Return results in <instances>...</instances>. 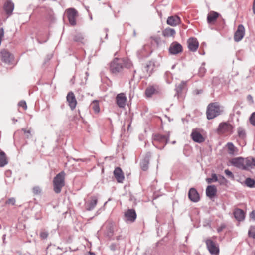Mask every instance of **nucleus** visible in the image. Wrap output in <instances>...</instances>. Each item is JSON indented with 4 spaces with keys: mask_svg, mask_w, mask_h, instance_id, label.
<instances>
[{
    "mask_svg": "<svg viewBox=\"0 0 255 255\" xmlns=\"http://www.w3.org/2000/svg\"><path fill=\"white\" fill-rule=\"evenodd\" d=\"M222 112V110L218 103H210L207 108V118L209 120L214 119L220 115Z\"/></svg>",
    "mask_w": 255,
    "mask_h": 255,
    "instance_id": "f257e3e1",
    "label": "nucleus"
},
{
    "mask_svg": "<svg viewBox=\"0 0 255 255\" xmlns=\"http://www.w3.org/2000/svg\"><path fill=\"white\" fill-rule=\"evenodd\" d=\"M169 140V135H162L159 134H153L152 143L154 146L160 149H162Z\"/></svg>",
    "mask_w": 255,
    "mask_h": 255,
    "instance_id": "f03ea898",
    "label": "nucleus"
},
{
    "mask_svg": "<svg viewBox=\"0 0 255 255\" xmlns=\"http://www.w3.org/2000/svg\"><path fill=\"white\" fill-rule=\"evenodd\" d=\"M64 172L62 171L58 173L53 179L54 191L56 193H59L61 189L65 185Z\"/></svg>",
    "mask_w": 255,
    "mask_h": 255,
    "instance_id": "7ed1b4c3",
    "label": "nucleus"
},
{
    "mask_svg": "<svg viewBox=\"0 0 255 255\" xmlns=\"http://www.w3.org/2000/svg\"><path fill=\"white\" fill-rule=\"evenodd\" d=\"M124 63V59L115 58L110 63V69L111 72L114 74L121 72L123 69Z\"/></svg>",
    "mask_w": 255,
    "mask_h": 255,
    "instance_id": "20e7f679",
    "label": "nucleus"
},
{
    "mask_svg": "<svg viewBox=\"0 0 255 255\" xmlns=\"http://www.w3.org/2000/svg\"><path fill=\"white\" fill-rule=\"evenodd\" d=\"M207 248L212 255H219V246L218 244L211 239L205 240Z\"/></svg>",
    "mask_w": 255,
    "mask_h": 255,
    "instance_id": "39448f33",
    "label": "nucleus"
},
{
    "mask_svg": "<svg viewBox=\"0 0 255 255\" xmlns=\"http://www.w3.org/2000/svg\"><path fill=\"white\" fill-rule=\"evenodd\" d=\"M66 13L70 24L72 26L75 25L76 18L78 16L77 11L74 8H70L66 10Z\"/></svg>",
    "mask_w": 255,
    "mask_h": 255,
    "instance_id": "423d86ee",
    "label": "nucleus"
},
{
    "mask_svg": "<svg viewBox=\"0 0 255 255\" xmlns=\"http://www.w3.org/2000/svg\"><path fill=\"white\" fill-rule=\"evenodd\" d=\"M161 92V89L157 85H149L145 91V94L148 98L151 97L153 95L158 94Z\"/></svg>",
    "mask_w": 255,
    "mask_h": 255,
    "instance_id": "0eeeda50",
    "label": "nucleus"
},
{
    "mask_svg": "<svg viewBox=\"0 0 255 255\" xmlns=\"http://www.w3.org/2000/svg\"><path fill=\"white\" fill-rule=\"evenodd\" d=\"M136 53L139 59L148 57L151 54L150 47L148 45H144L137 50Z\"/></svg>",
    "mask_w": 255,
    "mask_h": 255,
    "instance_id": "6e6552de",
    "label": "nucleus"
},
{
    "mask_svg": "<svg viewBox=\"0 0 255 255\" xmlns=\"http://www.w3.org/2000/svg\"><path fill=\"white\" fill-rule=\"evenodd\" d=\"M233 129L232 126L226 122L221 123L219 124L217 130L219 133H225L227 132H231Z\"/></svg>",
    "mask_w": 255,
    "mask_h": 255,
    "instance_id": "1a4fd4ad",
    "label": "nucleus"
},
{
    "mask_svg": "<svg viewBox=\"0 0 255 255\" xmlns=\"http://www.w3.org/2000/svg\"><path fill=\"white\" fill-rule=\"evenodd\" d=\"M1 59L2 61L6 64H10L12 63L14 60L13 55L6 50H3L1 51Z\"/></svg>",
    "mask_w": 255,
    "mask_h": 255,
    "instance_id": "9d476101",
    "label": "nucleus"
},
{
    "mask_svg": "<svg viewBox=\"0 0 255 255\" xmlns=\"http://www.w3.org/2000/svg\"><path fill=\"white\" fill-rule=\"evenodd\" d=\"M127 99V97L124 93L118 94L116 97V102L117 105L119 108H125Z\"/></svg>",
    "mask_w": 255,
    "mask_h": 255,
    "instance_id": "9b49d317",
    "label": "nucleus"
},
{
    "mask_svg": "<svg viewBox=\"0 0 255 255\" xmlns=\"http://www.w3.org/2000/svg\"><path fill=\"white\" fill-rule=\"evenodd\" d=\"M231 163L234 166L242 169H246L245 159L242 157L235 158L231 160Z\"/></svg>",
    "mask_w": 255,
    "mask_h": 255,
    "instance_id": "f8f14e48",
    "label": "nucleus"
},
{
    "mask_svg": "<svg viewBox=\"0 0 255 255\" xmlns=\"http://www.w3.org/2000/svg\"><path fill=\"white\" fill-rule=\"evenodd\" d=\"M192 140L197 143H202L205 141L204 137L197 129H193L191 134Z\"/></svg>",
    "mask_w": 255,
    "mask_h": 255,
    "instance_id": "ddd939ff",
    "label": "nucleus"
},
{
    "mask_svg": "<svg viewBox=\"0 0 255 255\" xmlns=\"http://www.w3.org/2000/svg\"><path fill=\"white\" fill-rule=\"evenodd\" d=\"M245 35V28L243 25L240 24L238 26L237 31L234 34V40L236 42H239L243 38Z\"/></svg>",
    "mask_w": 255,
    "mask_h": 255,
    "instance_id": "4468645a",
    "label": "nucleus"
},
{
    "mask_svg": "<svg viewBox=\"0 0 255 255\" xmlns=\"http://www.w3.org/2000/svg\"><path fill=\"white\" fill-rule=\"evenodd\" d=\"M169 51L170 54L176 55L182 51V47L180 44L175 42L170 45L169 48Z\"/></svg>",
    "mask_w": 255,
    "mask_h": 255,
    "instance_id": "2eb2a0df",
    "label": "nucleus"
},
{
    "mask_svg": "<svg viewBox=\"0 0 255 255\" xmlns=\"http://www.w3.org/2000/svg\"><path fill=\"white\" fill-rule=\"evenodd\" d=\"M125 221L130 222H134L136 218V214L134 209H128L125 212Z\"/></svg>",
    "mask_w": 255,
    "mask_h": 255,
    "instance_id": "dca6fc26",
    "label": "nucleus"
},
{
    "mask_svg": "<svg viewBox=\"0 0 255 255\" xmlns=\"http://www.w3.org/2000/svg\"><path fill=\"white\" fill-rule=\"evenodd\" d=\"M66 99L71 110H74L77 105V101L74 93L72 92H69L67 95Z\"/></svg>",
    "mask_w": 255,
    "mask_h": 255,
    "instance_id": "f3484780",
    "label": "nucleus"
},
{
    "mask_svg": "<svg viewBox=\"0 0 255 255\" xmlns=\"http://www.w3.org/2000/svg\"><path fill=\"white\" fill-rule=\"evenodd\" d=\"M98 202V199L95 196H92L89 201H87L85 203V207L86 210L91 211L92 210Z\"/></svg>",
    "mask_w": 255,
    "mask_h": 255,
    "instance_id": "a211bd4d",
    "label": "nucleus"
},
{
    "mask_svg": "<svg viewBox=\"0 0 255 255\" xmlns=\"http://www.w3.org/2000/svg\"><path fill=\"white\" fill-rule=\"evenodd\" d=\"M181 22L180 18L177 15L169 16L167 19V24L171 26H176Z\"/></svg>",
    "mask_w": 255,
    "mask_h": 255,
    "instance_id": "6ab92c4d",
    "label": "nucleus"
},
{
    "mask_svg": "<svg viewBox=\"0 0 255 255\" xmlns=\"http://www.w3.org/2000/svg\"><path fill=\"white\" fill-rule=\"evenodd\" d=\"M188 47L191 51L195 52L199 46V42L196 38H190L187 41Z\"/></svg>",
    "mask_w": 255,
    "mask_h": 255,
    "instance_id": "aec40b11",
    "label": "nucleus"
},
{
    "mask_svg": "<svg viewBox=\"0 0 255 255\" xmlns=\"http://www.w3.org/2000/svg\"><path fill=\"white\" fill-rule=\"evenodd\" d=\"M3 8L6 14L10 15L14 10V4L10 0H7L4 4Z\"/></svg>",
    "mask_w": 255,
    "mask_h": 255,
    "instance_id": "412c9836",
    "label": "nucleus"
},
{
    "mask_svg": "<svg viewBox=\"0 0 255 255\" xmlns=\"http://www.w3.org/2000/svg\"><path fill=\"white\" fill-rule=\"evenodd\" d=\"M188 197L190 200L194 202H198L200 199L199 194L194 188H191L188 192Z\"/></svg>",
    "mask_w": 255,
    "mask_h": 255,
    "instance_id": "4be33fe9",
    "label": "nucleus"
},
{
    "mask_svg": "<svg viewBox=\"0 0 255 255\" xmlns=\"http://www.w3.org/2000/svg\"><path fill=\"white\" fill-rule=\"evenodd\" d=\"M114 175L119 183H122L124 179V175L122 169L120 167H116L114 171Z\"/></svg>",
    "mask_w": 255,
    "mask_h": 255,
    "instance_id": "5701e85b",
    "label": "nucleus"
},
{
    "mask_svg": "<svg viewBox=\"0 0 255 255\" xmlns=\"http://www.w3.org/2000/svg\"><path fill=\"white\" fill-rule=\"evenodd\" d=\"M217 189L215 185L208 186L206 189V195L210 198L213 197L216 194Z\"/></svg>",
    "mask_w": 255,
    "mask_h": 255,
    "instance_id": "b1692460",
    "label": "nucleus"
},
{
    "mask_svg": "<svg viewBox=\"0 0 255 255\" xmlns=\"http://www.w3.org/2000/svg\"><path fill=\"white\" fill-rule=\"evenodd\" d=\"M235 218L239 221H243L245 218V214L242 209H236L234 212Z\"/></svg>",
    "mask_w": 255,
    "mask_h": 255,
    "instance_id": "393cba45",
    "label": "nucleus"
},
{
    "mask_svg": "<svg viewBox=\"0 0 255 255\" xmlns=\"http://www.w3.org/2000/svg\"><path fill=\"white\" fill-rule=\"evenodd\" d=\"M8 161L5 153L0 150V167H3L6 165Z\"/></svg>",
    "mask_w": 255,
    "mask_h": 255,
    "instance_id": "a878e982",
    "label": "nucleus"
},
{
    "mask_svg": "<svg viewBox=\"0 0 255 255\" xmlns=\"http://www.w3.org/2000/svg\"><path fill=\"white\" fill-rule=\"evenodd\" d=\"M176 34L175 30L171 28L167 27L162 31V34L164 37H174Z\"/></svg>",
    "mask_w": 255,
    "mask_h": 255,
    "instance_id": "bb28decb",
    "label": "nucleus"
},
{
    "mask_svg": "<svg viewBox=\"0 0 255 255\" xmlns=\"http://www.w3.org/2000/svg\"><path fill=\"white\" fill-rule=\"evenodd\" d=\"M219 15V13L216 12L212 11L210 12L207 16L208 23L209 24L213 23L218 17Z\"/></svg>",
    "mask_w": 255,
    "mask_h": 255,
    "instance_id": "cd10ccee",
    "label": "nucleus"
},
{
    "mask_svg": "<svg viewBox=\"0 0 255 255\" xmlns=\"http://www.w3.org/2000/svg\"><path fill=\"white\" fill-rule=\"evenodd\" d=\"M226 146L228 149V153L230 155H234L237 153L238 149L232 142H228Z\"/></svg>",
    "mask_w": 255,
    "mask_h": 255,
    "instance_id": "c85d7f7f",
    "label": "nucleus"
},
{
    "mask_svg": "<svg viewBox=\"0 0 255 255\" xmlns=\"http://www.w3.org/2000/svg\"><path fill=\"white\" fill-rule=\"evenodd\" d=\"M246 169L255 167V158L248 157L245 159Z\"/></svg>",
    "mask_w": 255,
    "mask_h": 255,
    "instance_id": "c756f323",
    "label": "nucleus"
},
{
    "mask_svg": "<svg viewBox=\"0 0 255 255\" xmlns=\"http://www.w3.org/2000/svg\"><path fill=\"white\" fill-rule=\"evenodd\" d=\"M91 107L92 109L94 110L95 113H99V112L100 111V106H99V104L98 101L94 100L91 104Z\"/></svg>",
    "mask_w": 255,
    "mask_h": 255,
    "instance_id": "7c9ffc66",
    "label": "nucleus"
},
{
    "mask_svg": "<svg viewBox=\"0 0 255 255\" xmlns=\"http://www.w3.org/2000/svg\"><path fill=\"white\" fill-rule=\"evenodd\" d=\"M237 132L239 137L242 139L245 138L246 133L245 130L242 127H238L237 128Z\"/></svg>",
    "mask_w": 255,
    "mask_h": 255,
    "instance_id": "2f4dec72",
    "label": "nucleus"
},
{
    "mask_svg": "<svg viewBox=\"0 0 255 255\" xmlns=\"http://www.w3.org/2000/svg\"><path fill=\"white\" fill-rule=\"evenodd\" d=\"M186 82L185 81H182L178 85L176 86L175 90L177 93V95L179 96V93L182 91L186 85Z\"/></svg>",
    "mask_w": 255,
    "mask_h": 255,
    "instance_id": "473e14b6",
    "label": "nucleus"
},
{
    "mask_svg": "<svg viewBox=\"0 0 255 255\" xmlns=\"http://www.w3.org/2000/svg\"><path fill=\"white\" fill-rule=\"evenodd\" d=\"M148 159L145 158L140 163V167L143 171H146L148 168Z\"/></svg>",
    "mask_w": 255,
    "mask_h": 255,
    "instance_id": "72a5a7b5",
    "label": "nucleus"
},
{
    "mask_svg": "<svg viewBox=\"0 0 255 255\" xmlns=\"http://www.w3.org/2000/svg\"><path fill=\"white\" fill-rule=\"evenodd\" d=\"M245 184L247 186L253 188L255 184V181L250 178H247L245 181Z\"/></svg>",
    "mask_w": 255,
    "mask_h": 255,
    "instance_id": "f704fd0d",
    "label": "nucleus"
},
{
    "mask_svg": "<svg viewBox=\"0 0 255 255\" xmlns=\"http://www.w3.org/2000/svg\"><path fill=\"white\" fill-rule=\"evenodd\" d=\"M154 64L151 61H149L145 66L144 69L148 73H150L153 69Z\"/></svg>",
    "mask_w": 255,
    "mask_h": 255,
    "instance_id": "c9c22d12",
    "label": "nucleus"
},
{
    "mask_svg": "<svg viewBox=\"0 0 255 255\" xmlns=\"http://www.w3.org/2000/svg\"><path fill=\"white\" fill-rule=\"evenodd\" d=\"M73 40L77 42L83 43L84 37L81 33H78L74 36Z\"/></svg>",
    "mask_w": 255,
    "mask_h": 255,
    "instance_id": "e433bc0d",
    "label": "nucleus"
},
{
    "mask_svg": "<svg viewBox=\"0 0 255 255\" xmlns=\"http://www.w3.org/2000/svg\"><path fill=\"white\" fill-rule=\"evenodd\" d=\"M218 180V178L216 174H212L211 178H207L206 179V182L210 184L213 182H216Z\"/></svg>",
    "mask_w": 255,
    "mask_h": 255,
    "instance_id": "4c0bfd02",
    "label": "nucleus"
},
{
    "mask_svg": "<svg viewBox=\"0 0 255 255\" xmlns=\"http://www.w3.org/2000/svg\"><path fill=\"white\" fill-rule=\"evenodd\" d=\"M114 229L111 225L107 228L106 234L109 237L111 238L113 235Z\"/></svg>",
    "mask_w": 255,
    "mask_h": 255,
    "instance_id": "58836bf2",
    "label": "nucleus"
},
{
    "mask_svg": "<svg viewBox=\"0 0 255 255\" xmlns=\"http://www.w3.org/2000/svg\"><path fill=\"white\" fill-rule=\"evenodd\" d=\"M249 236L254 239H255V226L251 227L248 231Z\"/></svg>",
    "mask_w": 255,
    "mask_h": 255,
    "instance_id": "ea45409f",
    "label": "nucleus"
},
{
    "mask_svg": "<svg viewBox=\"0 0 255 255\" xmlns=\"http://www.w3.org/2000/svg\"><path fill=\"white\" fill-rule=\"evenodd\" d=\"M124 63L123 64V67H125L128 68H130L132 67V64L131 63V61L128 59H124Z\"/></svg>",
    "mask_w": 255,
    "mask_h": 255,
    "instance_id": "a19ab883",
    "label": "nucleus"
},
{
    "mask_svg": "<svg viewBox=\"0 0 255 255\" xmlns=\"http://www.w3.org/2000/svg\"><path fill=\"white\" fill-rule=\"evenodd\" d=\"M206 72V69L204 67V64L203 63L202 66L199 69L198 74L200 77L204 76V74Z\"/></svg>",
    "mask_w": 255,
    "mask_h": 255,
    "instance_id": "79ce46f5",
    "label": "nucleus"
},
{
    "mask_svg": "<svg viewBox=\"0 0 255 255\" xmlns=\"http://www.w3.org/2000/svg\"><path fill=\"white\" fill-rule=\"evenodd\" d=\"M32 191L35 195H39L41 194L42 190L39 186H35L32 188Z\"/></svg>",
    "mask_w": 255,
    "mask_h": 255,
    "instance_id": "37998d69",
    "label": "nucleus"
},
{
    "mask_svg": "<svg viewBox=\"0 0 255 255\" xmlns=\"http://www.w3.org/2000/svg\"><path fill=\"white\" fill-rule=\"evenodd\" d=\"M250 123L254 126H255V112L252 114L250 117Z\"/></svg>",
    "mask_w": 255,
    "mask_h": 255,
    "instance_id": "c03bdc74",
    "label": "nucleus"
},
{
    "mask_svg": "<svg viewBox=\"0 0 255 255\" xmlns=\"http://www.w3.org/2000/svg\"><path fill=\"white\" fill-rule=\"evenodd\" d=\"M18 106L23 108L24 110L27 109V105L25 101H21L18 103Z\"/></svg>",
    "mask_w": 255,
    "mask_h": 255,
    "instance_id": "a18cd8bd",
    "label": "nucleus"
},
{
    "mask_svg": "<svg viewBox=\"0 0 255 255\" xmlns=\"http://www.w3.org/2000/svg\"><path fill=\"white\" fill-rule=\"evenodd\" d=\"M22 131H23L24 134L27 138H29L31 136V132L30 129L26 130V129L23 128Z\"/></svg>",
    "mask_w": 255,
    "mask_h": 255,
    "instance_id": "49530a36",
    "label": "nucleus"
},
{
    "mask_svg": "<svg viewBox=\"0 0 255 255\" xmlns=\"http://www.w3.org/2000/svg\"><path fill=\"white\" fill-rule=\"evenodd\" d=\"M225 173L229 177L232 178V179L234 178L233 174L232 173V172L231 171H229L228 169H226L225 170Z\"/></svg>",
    "mask_w": 255,
    "mask_h": 255,
    "instance_id": "de8ad7c7",
    "label": "nucleus"
},
{
    "mask_svg": "<svg viewBox=\"0 0 255 255\" xmlns=\"http://www.w3.org/2000/svg\"><path fill=\"white\" fill-rule=\"evenodd\" d=\"M48 233L47 232H41L40 234V237L43 239H45L48 237Z\"/></svg>",
    "mask_w": 255,
    "mask_h": 255,
    "instance_id": "09e8293b",
    "label": "nucleus"
},
{
    "mask_svg": "<svg viewBox=\"0 0 255 255\" xmlns=\"http://www.w3.org/2000/svg\"><path fill=\"white\" fill-rule=\"evenodd\" d=\"M7 204L14 205L15 203V200L14 198L9 199L6 202Z\"/></svg>",
    "mask_w": 255,
    "mask_h": 255,
    "instance_id": "8fccbe9b",
    "label": "nucleus"
},
{
    "mask_svg": "<svg viewBox=\"0 0 255 255\" xmlns=\"http://www.w3.org/2000/svg\"><path fill=\"white\" fill-rule=\"evenodd\" d=\"M226 227V225L224 224H221L217 229L218 233L221 232Z\"/></svg>",
    "mask_w": 255,
    "mask_h": 255,
    "instance_id": "3c124183",
    "label": "nucleus"
},
{
    "mask_svg": "<svg viewBox=\"0 0 255 255\" xmlns=\"http://www.w3.org/2000/svg\"><path fill=\"white\" fill-rule=\"evenodd\" d=\"M109 247L111 251H115L117 248V245L115 244H112Z\"/></svg>",
    "mask_w": 255,
    "mask_h": 255,
    "instance_id": "603ef678",
    "label": "nucleus"
},
{
    "mask_svg": "<svg viewBox=\"0 0 255 255\" xmlns=\"http://www.w3.org/2000/svg\"><path fill=\"white\" fill-rule=\"evenodd\" d=\"M250 217L253 220L255 221V210H253L250 214Z\"/></svg>",
    "mask_w": 255,
    "mask_h": 255,
    "instance_id": "864d4df0",
    "label": "nucleus"
},
{
    "mask_svg": "<svg viewBox=\"0 0 255 255\" xmlns=\"http://www.w3.org/2000/svg\"><path fill=\"white\" fill-rule=\"evenodd\" d=\"M247 99L248 101H249L250 102V103H251V104L253 103L254 101L253 99V97L251 95H248L247 96Z\"/></svg>",
    "mask_w": 255,
    "mask_h": 255,
    "instance_id": "5fc2aeb1",
    "label": "nucleus"
},
{
    "mask_svg": "<svg viewBox=\"0 0 255 255\" xmlns=\"http://www.w3.org/2000/svg\"><path fill=\"white\" fill-rule=\"evenodd\" d=\"M252 9H253V11L254 14H255V0H254V1L253 2Z\"/></svg>",
    "mask_w": 255,
    "mask_h": 255,
    "instance_id": "6e6d98bb",
    "label": "nucleus"
},
{
    "mask_svg": "<svg viewBox=\"0 0 255 255\" xmlns=\"http://www.w3.org/2000/svg\"><path fill=\"white\" fill-rule=\"evenodd\" d=\"M12 121H13V123H15L16 122H17V120H16V119H12Z\"/></svg>",
    "mask_w": 255,
    "mask_h": 255,
    "instance_id": "4d7b16f0",
    "label": "nucleus"
},
{
    "mask_svg": "<svg viewBox=\"0 0 255 255\" xmlns=\"http://www.w3.org/2000/svg\"><path fill=\"white\" fill-rule=\"evenodd\" d=\"M105 31H106V32H107V31H108V29H107V28L105 29Z\"/></svg>",
    "mask_w": 255,
    "mask_h": 255,
    "instance_id": "13d9d810",
    "label": "nucleus"
},
{
    "mask_svg": "<svg viewBox=\"0 0 255 255\" xmlns=\"http://www.w3.org/2000/svg\"><path fill=\"white\" fill-rule=\"evenodd\" d=\"M172 143V144H175L176 143V141H173Z\"/></svg>",
    "mask_w": 255,
    "mask_h": 255,
    "instance_id": "bf43d9fd",
    "label": "nucleus"
},
{
    "mask_svg": "<svg viewBox=\"0 0 255 255\" xmlns=\"http://www.w3.org/2000/svg\"><path fill=\"white\" fill-rule=\"evenodd\" d=\"M136 35V32H135V31H134V36H135Z\"/></svg>",
    "mask_w": 255,
    "mask_h": 255,
    "instance_id": "052dcab7",
    "label": "nucleus"
},
{
    "mask_svg": "<svg viewBox=\"0 0 255 255\" xmlns=\"http://www.w3.org/2000/svg\"><path fill=\"white\" fill-rule=\"evenodd\" d=\"M5 235H3V239H5Z\"/></svg>",
    "mask_w": 255,
    "mask_h": 255,
    "instance_id": "680f3d73",
    "label": "nucleus"
},
{
    "mask_svg": "<svg viewBox=\"0 0 255 255\" xmlns=\"http://www.w3.org/2000/svg\"><path fill=\"white\" fill-rule=\"evenodd\" d=\"M107 36H108V34H106V38H107Z\"/></svg>",
    "mask_w": 255,
    "mask_h": 255,
    "instance_id": "e2e57ef3",
    "label": "nucleus"
}]
</instances>
